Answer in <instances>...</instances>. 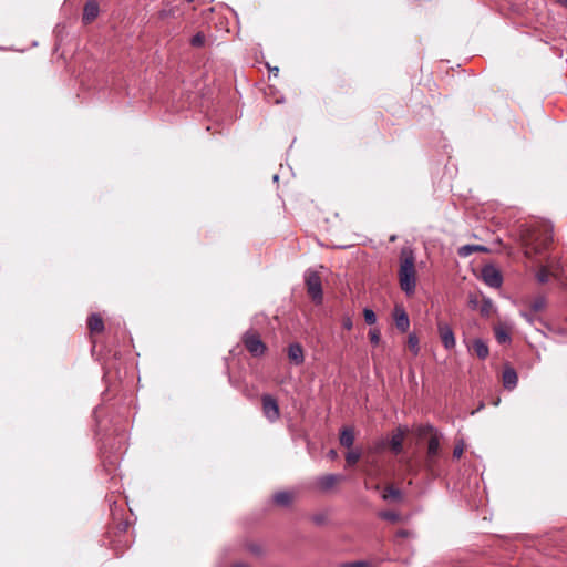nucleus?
Returning a JSON list of instances; mask_svg holds the SVG:
<instances>
[{"label":"nucleus","mask_w":567,"mask_h":567,"mask_svg":"<svg viewBox=\"0 0 567 567\" xmlns=\"http://www.w3.org/2000/svg\"><path fill=\"white\" fill-rule=\"evenodd\" d=\"M464 447L462 445H456L453 450V457L460 458L463 455Z\"/></svg>","instance_id":"7c9ffc66"},{"label":"nucleus","mask_w":567,"mask_h":567,"mask_svg":"<svg viewBox=\"0 0 567 567\" xmlns=\"http://www.w3.org/2000/svg\"><path fill=\"white\" fill-rule=\"evenodd\" d=\"M342 481V476L338 474H327L317 480V486L326 492L334 487Z\"/></svg>","instance_id":"9d476101"},{"label":"nucleus","mask_w":567,"mask_h":567,"mask_svg":"<svg viewBox=\"0 0 567 567\" xmlns=\"http://www.w3.org/2000/svg\"><path fill=\"white\" fill-rule=\"evenodd\" d=\"M364 320L368 324H374L377 321V316L371 309H364L363 311Z\"/></svg>","instance_id":"cd10ccee"},{"label":"nucleus","mask_w":567,"mask_h":567,"mask_svg":"<svg viewBox=\"0 0 567 567\" xmlns=\"http://www.w3.org/2000/svg\"><path fill=\"white\" fill-rule=\"evenodd\" d=\"M549 275V270L545 266H543L537 272V279L539 282L545 284L548 281Z\"/></svg>","instance_id":"bb28decb"},{"label":"nucleus","mask_w":567,"mask_h":567,"mask_svg":"<svg viewBox=\"0 0 567 567\" xmlns=\"http://www.w3.org/2000/svg\"><path fill=\"white\" fill-rule=\"evenodd\" d=\"M417 435L420 439L426 440L423 466L429 475L435 477L439 475V464L442 456L441 441L443 435L430 424L420 426Z\"/></svg>","instance_id":"f03ea898"},{"label":"nucleus","mask_w":567,"mask_h":567,"mask_svg":"<svg viewBox=\"0 0 567 567\" xmlns=\"http://www.w3.org/2000/svg\"><path fill=\"white\" fill-rule=\"evenodd\" d=\"M288 358L290 362L299 365L303 362V349L299 343L290 344L288 348Z\"/></svg>","instance_id":"4468645a"},{"label":"nucleus","mask_w":567,"mask_h":567,"mask_svg":"<svg viewBox=\"0 0 567 567\" xmlns=\"http://www.w3.org/2000/svg\"><path fill=\"white\" fill-rule=\"evenodd\" d=\"M354 442V433L352 429L343 427L340 433V444L344 447H351Z\"/></svg>","instance_id":"6ab92c4d"},{"label":"nucleus","mask_w":567,"mask_h":567,"mask_svg":"<svg viewBox=\"0 0 567 567\" xmlns=\"http://www.w3.org/2000/svg\"><path fill=\"white\" fill-rule=\"evenodd\" d=\"M316 522H317V523H320V522H321V517H317V518H316Z\"/></svg>","instance_id":"ea45409f"},{"label":"nucleus","mask_w":567,"mask_h":567,"mask_svg":"<svg viewBox=\"0 0 567 567\" xmlns=\"http://www.w3.org/2000/svg\"><path fill=\"white\" fill-rule=\"evenodd\" d=\"M471 350L480 359H486L489 353L487 344L481 339H475L473 341Z\"/></svg>","instance_id":"dca6fc26"},{"label":"nucleus","mask_w":567,"mask_h":567,"mask_svg":"<svg viewBox=\"0 0 567 567\" xmlns=\"http://www.w3.org/2000/svg\"><path fill=\"white\" fill-rule=\"evenodd\" d=\"M379 516L382 518V519H385V520H389V522H399L400 520V515L395 512H392V511H384V512H381L379 514Z\"/></svg>","instance_id":"b1692460"},{"label":"nucleus","mask_w":567,"mask_h":567,"mask_svg":"<svg viewBox=\"0 0 567 567\" xmlns=\"http://www.w3.org/2000/svg\"><path fill=\"white\" fill-rule=\"evenodd\" d=\"M369 339H370V342L374 346L379 344L380 340H381V333L378 329H371L369 331Z\"/></svg>","instance_id":"c85d7f7f"},{"label":"nucleus","mask_w":567,"mask_h":567,"mask_svg":"<svg viewBox=\"0 0 567 567\" xmlns=\"http://www.w3.org/2000/svg\"><path fill=\"white\" fill-rule=\"evenodd\" d=\"M359 460H360L359 452L350 451L346 455V462H347V465H349V466L357 464Z\"/></svg>","instance_id":"a878e982"},{"label":"nucleus","mask_w":567,"mask_h":567,"mask_svg":"<svg viewBox=\"0 0 567 567\" xmlns=\"http://www.w3.org/2000/svg\"><path fill=\"white\" fill-rule=\"evenodd\" d=\"M99 14V4L96 1H87L83 9L82 20L84 24L92 23Z\"/></svg>","instance_id":"9b49d317"},{"label":"nucleus","mask_w":567,"mask_h":567,"mask_svg":"<svg viewBox=\"0 0 567 567\" xmlns=\"http://www.w3.org/2000/svg\"><path fill=\"white\" fill-rule=\"evenodd\" d=\"M437 330L440 339L445 349H453L455 347V337L452 328L447 323L439 321Z\"/></svg>","instance_id":"6e6552de"},{"label":"nucleus","mask_w":567,"mask_h":567,"mask_svg":"<svg viewBox=\"0 0 567 567\" xmlns=\"http://www.w3.org/2000/svg\"><path fill=\"white\" fill-rule=\"evenodd\" d=\"M406 346H408L409 350L414 355H417V353L420 351V347H419V338L415 334L412 333L409 336Z\"/></svg>","instance_id":"5701e85b"},{"label":"nucleus","mask_w":567,"mask_h":567,"mask_svg":"<svg viewBox=\"0 0 567 567\" xmlns=\"http://www.w3.org/2000/svg\"><path fill=\"white\" fill-rule=\"evenodd\" d=\"M261 409L265 417L274 423L280 417V409L278 402L270 394L261 395Z\"/></svg>","instance_id":"423d86ee"},{"label":"nucleus","mask_w":567,"mask_h":567,"mask_svg":"<svg viewBox=\"0 0 567 567\" xmlns=\"http://www.w3.org/2000/svg\"><path fill=\"white\" fill-rule=\"evenodd\" d=\"M251 550H252L254 553H256V554H257V553H259V550H258V548H257V547H252V548H251Z\"/></svg>","instance_id":"4c0bfd02"},{"label":"nucleus","mask_w":567,"mask_h":567,"mask_svg":"<svg viewBox=\"0 0 567 567\" xmlns=\"http://www.w3.org/2000/svg\"><path fill=\"white\" fill-rule=\"evenodd\" d=\"M487 251H488V249L481 245H465L458 249V255L461 257H468L473 252H487Z\"/></svg>","instance_id":"a211bd4d"},{"label":"nucleus","mask_w":567,"mask_h":567,"mask_svg":"<svg viewBox=\"0 0 567 567\" xmlns=\"http://www.w3.org/2000/svg\"><path fill=\"white\" fill-rule=\"evenodd\" d=\"M491 307H492V305H491L489 302H486V303L482 307L481 312H482L483 315H488V310H489V308H491Z\"/></svg>","instance_id":"473e14b6"},{"label":"nucleus","mask_w":567,"mask_h":567,"mask_svg":"<svg viewBox=\"0 0 567 567\" xmlns=\"http://www.w3.org/2000/svg\"><path fill=\"white\" fill-rule=\"evenodd\" d=\"M382 497L384 501L399 502L402 499V493L393 485H388L383 491Z\"/></svg>","instance_id":"f3484780"},{"label":"nucleus","mask_w":567,"mask_h":567,"mask_svg":"<svg viewBox=\"0 0 567 567\" xmlns=\"http://www.w3.org/2000/svg\"><path fill=\"white\" fill-rule=\"evenodd\" d=\"M87 328L92 334L102 333L104 330V321L99 313H92L87 319Z\"/></svg>","instance_id":"ddd939ff"},{"label":"nucleus","mask_w":567,"mask_h":567,"mask_svg":"<svg viewBox=\"0 0 567 567\" xmlns=\"http://www.w3.org/2000/svg\"><path fill=\"white\" fill-rule=\"evenodd\" d=\"M390 447L394 454L401 453V451L403 449V435L402 434L393 435L391 439V442H390Z\"/></svg>","instance_id":"aec40b11"},{"label":"nucleus","mask_w":567,"mask_h":567,"mask_svg":"<svg viewBox=\"0 0 567 567\" xmlns=\"http://www.w3.org/2000/svg\"><path fill=\"white\" fill-rule=\"evenodd\" d=\"M408 467H409V471L411 472L412 471V465L411 463L408 464Z\"/></svg>","instance_id":"58836bf2"},{"label":"nucleus","mask_w":567,"mask_h":567,"mask_svg":"<svg viewBox=\"0 0 567 567\" xmlns=\"http://www.w3.org/2000/svg\"><path fill=\"white\" fill-rule=\"evenodd\" d=\"M193 48H203L206 44V35L204 32H197L189 41Z\"/></svg>","instance_id":"4be33fe9"},{"label":"nucleus","mask_w":567,"mask_h":567,"mask_svg":"<svg viewBox=\"0 0 567 567\" xmlns=\"http://www.w3.org/2000/svg\"><path fill=\"white\" fill-rule=\"evenodd\" d=\"M560 4L567 8V0H563Z\"/></svg>","instance_id":"e433bc0d"},{"label":"nucleus","mask_w":567,"mask_h":567,"mask_svg":"<svg viewBox=\"0 0 567 567\" xmlns=\"http://www.w3.org/2000/svg\"><path fill=\"white\" fill-rule=\"evenodd\" d=\"M416 258L414 251L404 246L400 250L398 280L401 290L411 297L415 293L417 272L415 267Z\"/></svg>","instance_id":"7ed1b4c3"},{"label":"nucleus","mask_w":567,"mask_h":567,"mask_svg":"<svg viewBox=\"0 0 567 567\" xmlns=\"http://www.w3.org/2000/svg\"><path fill=\"white\" fill-rule=\"evenodd\" d=\"M494 332H495V338L499 343H505L509 340V333L506 330V328H504L502 326H497V327H495Z\"/></svg>","instance_id":"412c9836"},{"label":"nucleus","mask_w":567,"mask_h":567,"mask_svg":"<svg viewBox=\"0 0 567 567\" xmlns=\"http://www.w3.org/2000/svg\"><path fill=\"white\" fill-rule=\"evenodd\" d=\"M269 71H270L271 73H274V75H275V76H277V75H278V73H279V68H277V66H275V68H270V66H269Z\"/></svg>","instance_id":"f704fd0d"},{"label":"nucleus","mask_w":567,"mask_h":567,"mask_svg":"<svg viewBox=\"0 0 567 567\" xmlns=\"http://www.w3.org/2000/svg\"><path fill=\"white\" fill-rule=\"evenodd\" d=\"M340 567H371V564L363 560L343 563Z\"/></svg>","instance_id":"c756f323"},{"label":"nucleus","mask_w":567,"mask_h":567,"mask_svg":"<svg viewBox=\"0 0 567 567\" xmlns=\"http://www.w3.org/2000/svg\"><path fill=\"white\" fill-rule=\"evenodd\" d=\"M482 279L492 288L501 287L503 281L501 272L493 266H485L482 269Z\"/></svg>","instance_id":"0eeeda50"},{"label":"nucleus","mask_w":567,"mask_h":567,"mask_svg":"<svg viewBox=\"0 0 567 567\" xmlns=\"http://www.w3.org/2000/svg\"><path fill=\"white\" fill-rule=\"evenodd\" d=\"M503 384L506 389L512 390L517 385L518 377L516 371L511 368L506 367L503 371Z\"/></svg>","instance_id":"f8f14e48"},{"label":"nucleus","mask_w":567,"mask_h":567,"mask_svg":"<svg viewBox=\"0 0 567 567\" xmlns=\"http://www.w3.org/2000/svg\"><path fill=\"white\" fill-rule=\"evenodd\" d=\"M393 318L395 321V327L401 332H406L410 328V320L406 311L401 306H395L393 311Z\"/></svg>","instance_id":"1a4fd4ad"},{"label":"nucleus","mask_w":567,"mask_h":567,"mask_svg":"<svg viewBox=\"0 0 567 567\" xmlns=\"http://www.w3.org/2000/svg\"><path fill=\"white\" fill-rule=\"evenodd\" d=\"M520 241L525 256L532 258L546 250L553 241L551 227L547 224H536L520 230Z\"/></svg>","instance_id":"f257e3e1"},{"label":"nucleus","mask_w":567,"mask_h":567,"mask_svg":"<svg viewBox=\"0 0 567 567\" xmlns=\"http://www.w3.org/2000/svg\"><path fill=\"white\" fill-rule=\"evenodd\" d=\"M243 343L252 357H261L267 350L259 333L254 330H249L243 336Z\"/></svg>","instance_id":"39448f33"},{"label":"nucleus","mask_w":567,"mask_h":567,"mask_svg":"<svg viewBox=\"0 0 567 567\" xmlns=\"http://www.w3.org/2000/svg\"><path fill=\"white\" fill-rule=\"evenodd\" d=\"M328 456L331 458V460H334L338 457V453L337 451L334 450H330L329 453H328Z\"/></svg>","instance_id":"72a5a7b5"},{"label":"nucleus","mask_w":567,"mask_h":567,"mask_svg":"<svg viewBox=\"0 0 567 567\" xmlns=\"http://www.w3.org/2000/svg\"><path fill=\"white\" fill-rule=\"evenodd\" d=\"M305 284L307 287V292L310 296L311 300L316 305H320L323 299V293L321 278L319 274L315 270H308L305 275Z\"/></svg>","instance_id":"20e7f679"},{"label":"nucleus","mask_w":567,"mask_h":567,"mask_svg":"<svg viewBox=\"0 0 567 567\" xmlns=\"http://www.w3.org/2000/svg\"><path fill=\"white\" fill-rule=\"evenodd\" d=\"M233 567H249V566H247L245 564H235Z\"/></svg>","instance_id":"c9c22d12"},{"label":"nucleus","mask_w":567,"mask_h":567,"mask_svg":"<svg viewBox=\"0 0 567 567\" xmlns=\"http://www.w3.org/2000/svg\"><path fill=\"white\" fill-rule=\"evenodd\" d=\"M557 2L561 3L563 0H556Z\"/></svg>","instance_id":"79ce46f5"},{"label":"nucleus","mask_w":567,"mask_h":567,"mask_svg":"<svg viewBox=\"0 0 567 567\" xmlns=\"http://www.w3.org/2000/svg\"><path fill=\"white\" fill-rule=\"evenodd\" d=\"M544 307H545V298L544 297H537L530 303V308L534 312L542 311L544 309Z\"/></svg>","instance_id":"393cba45"},{"label":"nucleus","mask_w":567,"mask_h":567,"mask_svg":"<svg viewBox=\"0 0 567 567\" xmlns=\"http://www.w3.org/2000/svg\"><path fill=\"white\" fill-rule=\"evenodd\" d=\"M188 3H192L194 0H186Z\"/></svg>","instance_id":"a19ab883"},{"label":"nucleus","mask_w":567,"mask_h":567,"mask_svg":"<svg viewBox=\"0 0 567 567\" xmlns=\"http://www.w3.org/2000/svg\"><path fill=\"white\" fill-rule=\"evenodd\" d=\"M343 328L347 329V330L352 329V320L350 318H346L343 320Z\"/></svg>","instance_id":"2f4dec72"},{"label":"nucleus","mask_w":567,"mask_h":567,"mask_svg":"<svg viewBox=\"0 0 567 567\" xmlns=\"http://www.w3.org/2000/svg\"><path fill=\"white\" fill-rule=\"evenodd\" d=\"M295 499V494L292 492L284 491L278 492L274 495V502L278 506H289Z\"/></svg>","instance_id":"2eb2a0df"}]
</instances>
